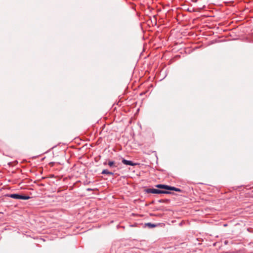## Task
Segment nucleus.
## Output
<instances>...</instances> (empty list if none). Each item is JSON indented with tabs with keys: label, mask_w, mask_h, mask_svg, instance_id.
Returning a JSON list of instances; mask_svg holds the SVG:
<instances>
[{
	"label": "nucleus",
	"mask_w": 253,
	"mask_h": 253,
	"mask_svg": "<svg viewBox=\"0 0 253 253\" xmlns=\"http://www.w3.org/2000/svg\"><path fill=\"white\" fill-rule=\"evenodd\" d=\"M146 192L148 193L153 194H171L169 191L159 190L154 188H148L146 190Z\"/></svg>",
	"instance_id": "1"
},
{
	"label": "nucleus",
	"mask_w": 253,
	"mask_h": 253,
	"mask_svg": "<svg viewBox=\"0 0 253 253\" xmlns=\"http://www.w3.org/2000/svg\"><path fill=\"white\" fill-rule=\"evenodd\" d=\"M108 165L110 167H116L117 166L115 165V162L114 161H109Z\"/></svg>",
	"instance_id": "7"
},
{
	"label": "nucleus",
	"mask_w": 253,
	"mask_h": 253,
	"mask_svg": "<svg viewBox=\"0 0 253 253\" xmlns=\"http://www.w3.org/2000/svg\"><path fill=\"white\" fill-rule=\"evenodd\" d=\"M103 165H107V162H104V163H103Z\"/></svg>",
	"instance_id": "9"
},
{
	"label": "nucleus",
	"mask_w": 253,
	"mask_h": 253,
	"mask_svg": "<svg viewBox=\"0 0 253 253\" xmlns=\"http://www.w3.org/2000/svg\"><path fill=\"white\" fill-rule=\"evenodd\" d=\"M145 225L146 226H148L150 228H153V227H155L156 226V224H153V223H147L145 224Z\"/></svg>",
	"instance_id": "8"
},
{
	"label": "nucleus",
	"mask_w": 253,
	"mask_h": 253,
	"mask_svg": "<svg viewBox=\"0 0 253 253\" xmlns=\"http://www.w3.org/2000/svg\"><path fill=\"white\" fill-rule=\"evenodd\" d=\"M169 190H172L177 192H180L181 191V189H180L179 188L170 186H169Z\"/></svg>",
	"instance_id": "6"
},
{
	"label": "nucleus",
	"mask_w": 253,
	"mask_h": 253,
	"mask_svg": "<svg viewBox=\"0 0 253 253\" xmlns=\"http://www.w3.org/2000/svg\"><path fill=\"white\" fill-rule=\"evenodd\" d=\"M159 202H162V200H160Z\"/></svg>",
	"instance_id": "10"
},
{
	"label": "nucleus",
	"mask_w": 253,
	"mask_h": 253,
	"mask_svg": "<svg viewBox=\"0 0 253 253\" xmlns=\"http://www.w3.org/2000/svg\"><path fill=\"white\" fill-rule=\"evenodd\" d=\"M103 174H108V175H113L114 173L112 172L109 171L108 169H103L101 172Z\"/></svg>",
	"instance_id": "5"
},
{
	"label": "nucleus",
	"mask_w": 253,
	"mask_h": 253,
	"mask_svg": "<svg viewBox=\"0 0 253 253\" xmlns=\"http://www.w3.org/2000/svg\"><path fill=\"white\" fill-rule=\"evenodd\" d=\"M156 187L160 189H164V190L168 191L169 190V186L164 184H157L156 185Z\"/></svg>",
	"instance_id": "4"
},
{
	"label": "nucleus",
	"mask_w": 253,
	"mask_h": 253,
	"mask_svg": "<svg viewBox=\"0 0 253 253\" xmlns=\"http://www.w3.org/2000/svg\"><path fill=\"white\" fill-rule=\"evenodd\" d=\"M7 196L15 199L28 200L30 199V197L28 196L20 195L19 194H11L8 195Z\"/></svg>",
	"instance_id": "2"
},
{
	"label": "nucleus",
	"mask_w": 253,
	"mask_h": 253,
	"mask_svg": "<svg viewBox=\"0 0 253 253\" xmlns=\"http://www.w3.org/2000/svg\"><path fill=\"white\" fill-rule=\"evenodd\" d=\"M122 162L123 163V164H124L125 165H128V166H134L137 165L136 163H133L131 161L126 160L124 158L122 159Z\"/></svg>",
	"instance_id": "3"
}]
</instances>
